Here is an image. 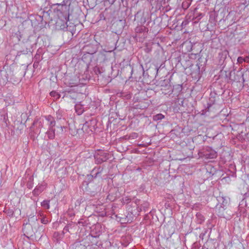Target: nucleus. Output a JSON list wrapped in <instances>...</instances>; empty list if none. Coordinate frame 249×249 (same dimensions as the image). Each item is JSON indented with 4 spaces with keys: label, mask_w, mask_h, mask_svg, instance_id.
Instances as JSON below:
<instances>
[{
    "label": "nucleus",
    "mask_w": 249,
    "mask_h": 249,
    "mask_svg": "<svg viewBox=\"0 0 249 249\" xmlns=\"http://www.w3.org/2000/svg\"><path fill=\"white\" fill-rule=\"evenodd\" d=\"M114 1H115V0H112V2H114Z\"/></svg>",
    "instance_id": "3c124183"
},
{
    "label": "nucleus",
    "mask_w": 249,
    "mask_h": 249,
    "mask_svg": "<svg viewBox=\"0 0 249 249\" xmlns=\"http://www.w3.org/2000/svg\"><path fill=\"white\" fill-rule=\"evenodd\" d=\"M65 96L66 97H69V98H71L72 99H75V98L71 96V95H66Z\"/></svg>",
    "instance_id": "49530a36"
},
{
    "label": "nucleus",
    "mask_w": 249,
    "mask_h": 249,
    "mask_svg": "<svg viewBox=\"0 0 249 249\" xmlns=\"http://www.w3.org/2000/svg\"><path fill=\"white\" fill-rule=\"evenodd\" d=\"M209 21V22H210L212 24H213L214 25L215 24L216 20L215 19V17L214 14H213V15L212 14L210 15Z\"/></svg>",
    "instance_id": "2f4dec72"
},
{
    "label": "nucleus",
    "mask_w": 249,
    "mask_h": 249,
    "mask_svg": "<svg viewBox=\"0 0 249 249\" xmlns=\"http://www.w3.org/2000/svg\"><path fill=\"white\" fill-rule=\"evenodd\" d=\"M78 223H79V224L81 223V222H80V221H79V222H78Z\"/></svg>",
    "instance_id": "603ef678"
},
{
    "label": "nucleus",
    "mask_w": 249,
    "mask_h": 249,
    "mask_svg": "<svg viewBox=\"0 0 249 249\" xmlns=\"http://www.w3.org/2000/svg\"><path fill=\"white\" fill-rule=\"evenodd\" d=\"M246 123L247 125L246 127V131H248V132L246 135V139L249 141V116L247 118Z\"/></svg>",
    "instance_id": "bb28decb"
},
{
    "label": "nucleus",
    "mask_w": 249,
    "mask_h": 249,
    "mask_svg": "<svg viewBox=\"0 0 249 249\" xmlns=\"http://www.w3.org/2000/svg\"><path fill=\"white\" fill-rule=\"evenodd\" d=\"M158 85L160 87L161 89H162V88H167V89L171 90V85L168 79L160 80L159 81Z\"/></svg>",
    "instance_id": "9b49d317"
},
{
    "label": "nucleus",
    "mask_w": 249,
    "mask_h": 249,
    "mask_svg": "<svg viewBox=\"0 0 249 249\" xmlns=\"http://www.w3.org/2000/svg\"><path fill=\"white\" fill-rule=\"evenodd\" d=\"M164 118V116L161 114L159 113L153 116V120L154 121H160Z\"/></svg>",
    "instance_id": "b1692460"
},
{
    "label": "nucleus",
    "mask_w": 249,
    "mask_h": 249,
    "mask_svg": "<svg viewBox=\"0 0 249 249\" xmlns=\"http://www.w3.org/2000/svg\"><path fill=\"white\" fill-rule=\"evenodd\" d=\"M188 23V21L187 20H184L182 22V26L183 25H186Z\"/></svg>",
    "instance_id": "c03bdc74"
},
{
    "label": "nucleus",
    "mask_w": 249,
    "mask_h": 249,
    "mask_svg": "<svg viewBox=\"0 0 249 249\" xmlns=\"http://www.w3.org/2000/svg\"><path fill=\"white\" fill-rule=\"evenodd\" d=\"M245 60L243 59V57L239 56L237 58V62L239 64H242L243 62H244Z\"/></svg>",
    "instance_id": "58836bf2"
},
{
    "label": "nucleus",
    "mask_w": 249,
    "mask_h": 249,
    "mask_svg": "<svg viewBox=\"0 0 249 249\" xmlns=\"http://www.w3.org/2000/svg\"><path fill=\"white\" fill-rule=\"evenodd\" d=\"M41 222L42 224H47L49 223V220L46 217H43L41 219Z\"/></svg>",
    "instance_id": "c9c22d12"
},
{
    "label": "nucleus",
    "mask_w": 249,
    "mask_h": 249,
    "mask_svg": "<svg viewBox=\"0 0 249 249\" xmlns=\"http://www.w3.org/2000/svg\"><path fill=\"white\" fill-rule=\"evenodd\" d=\"M101 234V232L100 231H98V232H94L93 230H92L90 233V235L92 237V239H91L92 246H95L94 248H99L100 246L103 245L100 241L97 240V239L99 238Z\"/></svg>",
    "instance_id": "423d86ee"
},
{
    "label": "nucleus",
    "mask_w": 249,
    "mask_h": 249,
    "mask_svg": "<svg viewBox=\"0 0 249 249\" xmlns=\"http://www.w3.org/2000/svg\"><path fill=\"white\" fill-rule=\"evenodd\" d=\"M30 249H39L37 248L34 245H30Z\"/></svg>",
    "instance_id": "37998d69"
},
{
    "label": "nucleus",
    "mask_w": 249,
    "mask_h": 249,
    "mask_svg": "<svg viewBox=\"0 0 249 249\" xmlns=\"http://www.w3.org/2000/svg\"><path fill=\"white\" fill-rule=\"evenodd\" d=\"M204 235H205V233H201V234H200L199 237H200V238H203V236Z\"/></svg>",
    "instance_id": "09e8293b"
},
{
    "label": "nucleus",
    "mask_w": 249,
    "mask_h": 249,
    "mask_svg": "<svg viewBox=\"0 0 249 249\" xmlns=\"http://www.w3.org/2000/svg\"><path fill=\"white\" fill-rule=\"evenodd\" d=\"M55 129L48 128L47 131L46 132V134L50 140H53L55 138Z\"/></svg>",
    "instance_id": "dca6fc26"
},
{
    "label": "nucleus",
    "mask_w": 249,
    "mask_h": 249,
    "mask_svg": "<svg viewBox=\"0 0 249 249\" xmlns=\"http://www.w3.org/2000/svg\"><path fill=\"white\" fill-rule=\"evenodd\" d=\"M38 124L39 128H41L43 127V123L41 121H39L38 119H36L34 121L32 126L30 127V129L34 131L33 130V127L36 124Z\"/></svg>",
    "instance_id": "4be33fe9"
},
{
    "label": "nucleus",
    "mask_w": 249,
    "mask_h": 249,
    "mask_svg": "<svg viewBox=\"0 0 249 249\" xmlns=\"http://www.w3.org/2000/svg\"><path fill=\"white\" fill-rule=\"evenodd\" d=\"M108 156V153L102 150H98L94 155L95 163L99 164L106 161L109 159Z\"/></svg>",
    "instance_id": "20e7f679"
},
{
    "label": "nucleus",
    "mask_w": 249,
    "mask_h": 249,
    "mask_svg": "<svg viewBox=\"0 0 249 249\" xmlns=\"http://www.w3.org/2000/svg\"><path fill=\"white\" fill-rule=\"evenodd\" d=\"M22 231L24 232V235L28 238L30 237L33 236L35 234L32 225L30 223H26L24 225L22 228Z\"/></svg>",
    "instance_id": "6e6552de"
},
{
    "label": "nucleus",
    "mask_w": 249,
    "mask_h": 249,
    "mask_svg": "<svg viewBox=\"0 0 249 249\" xmlns=\"http://www.w3.org/2000/svg\"><path fill=\"white\" fill-rule=\"evenodd\" d=\"M68 215L71 218L74 216L75 213L72 210H69L68 211Z\"/></svg>",
    "instance_id": "f704fd0d"
},
{
    "label": "nucleus",
    "mask_w": 249,
    "mask_h": 249,
    "mask_svg": "<svg viewBox=\"0 0 249 249\" xmlns=\"http://www.w3.org/2000/svg\"><path fill=\"white\" fill-rule=\"evenodd\" d=\"M161 91H162V94L164 95H168L169 96H170L173 93V88L171 86V91H170V90L167 89V88H162V89H160Z\"/></svg>",
    "instance_id": "412c9836"
},
{
    "label": "nucleus",
    "mask_w": 249,
    "mask_h": 249,
    "mask_svg": "<svg viewBox=\"0 0 249 249\" xmlns=\"http://www.w3.org/2000/svg\"><path fill=\"white\" fill-rule=\"evenodd\" d=\"M244 196H245V198L249 197V192H247L245 193L244 194Z\"/></svg>",
    "instance_id": "a18cd8bd"
},
{
    "label": "nucleus",
    "mask_w": 249,
    "mask_h": 249,
    "mask_svg": "<svg viewBox=\"0 0 249 249\" xmlns=\"http://www.w3.org/2000/svg\"><path fill=\"white\" fill-rule=\"evenodd\" d=\"M243 59L245 60L244 62L249 63V56H247L245 57H243Z\"/></svg>",
    "instance_id": "79ce46f5"
},
{
    "label": "nucleus",
    "mask_w": 249,
    "mask_h": 249,
    "mask_svg": "<svg viewBox=\"0 0 249 249\" xmlns=\"http://www.w3.org/2000/svg\"><path fill=\"white\" fill-rule=\"evenodd\" d=\"M27 187L31 189L34 186V178L33 176H31L29 178L28 182H27Z\"/></svg>",
    "instance_id": "5701e85b"
},
{
    "label": "nucleus",
    "mask_w": 249,
    "mask_h": 249,
    "mask_svg": "<svg viewBox=\"0 0 249 249\" xmlns=\"http://www.w3.org/2000/svg\"><path fill=\"white\" fill-rule=\"evenodd\" d=\"M203 16L202 13L194 14V17L193 18L194 20H196L195 22H196L197 21L200 20Z\"/></svg>",
    "instance_id": "c756f323"
},
{
    "label": "nucleus",
    "mask_w": 249,
    "mask_h": 249,
    "mask_svg": "<svg viewBox=\"0 0 249 249\" xmlns=\"http://www.w3.org/2000/svg\"><path fill=\"white\" fill-rule=\"evenodd\" d=\"M142 15V17L140 19V22L141 24H144L146 20L145 18L143 16V14L142 13L141 11H139L137 13V14L135 16V19H138L139 16Z\"/></svg>",
    "instance_id": "6ab92c4d"
},
{
    "label": "nucleus",
    "mask_w": 249,
    "mask_h": 249,
    "mask_svg": "<svg viewBox=\"0 0 249 249\" xmlns=\"http://www.w3.org/2000/svg\"><path fill=\"white\" fill-rule=\"evenodd\" d=\"M75 112L77 115H81L85 111L84 105L81 104V102H78L75 105Z\"/></svg>",
    "instance_id": "ddd939ff"
},
{
    "label": "nucleus",
    "mask_w": 249,
    "mask_h": 249,
    "mask_svg": "<svg viewBox=\"0 0 249 249\" xmlns=\"http://www.w3.org/2000/svg\"><path fill=\"white\" fill-rule=\"evenodd\" d=\"M47 185V184L45 182L38 183L33 190L32 192L33 195L35 196H38L46 189Z\"/></svg>",
    "instance_id": "1a4fd4ad"
},
{
    "label": "nucleus",
    "mask_w": 249,
    "mask_h": 249,
    "mask_svg": "<svg viewBox=\"0 0 249 249\" xmlns=\"http://www.w3.org/2000/svg\"><path fill=\"white\" fill-rule=\"evenodd\" d=\"M196 222L198 224H202L205 220L204 216L200 213H197L196 214Z\"/></svg>",
    "instance_id": "2eb2a0df"
},
{
    "label": "nucleus",
    "mask_w": 249,
    "mask_h": 249,
    "mask_svg": "<svg viewBox=\"0 0 249 249\" xmlns=\"http://www.w3.org/2000/svg\"><path fill=\"white\" fill-rule=\"evenodd\" d=\"M56 3L54 5H57L56 11L58 19L56 21V26L60 30L69 31L68 21H69V10L68 6L65 4Z\"/></svg>",
    "instance_id": "f257e3e1"
},
{
    "label": "nucleus",
    "mask_w": 249,
    "mask_h": 249,
    "mask_svg": "<svg viewBox=\"0 0 249 249\" xmlns=\"http://www.w3.org/2000/svg\"><path fill=\"white\" fill-rule=\"evenodd\" d=\"M72 248L74 249H85V245L81 244L80 241H76L72 245Z\"/></svg>",
    "instance_id": "a211bd4d"
},
{
    "label": "nucleus",
    "mask_w": 249,
    "mask_h": 249,
    "mask_svg": "<svg viewBox=\"0 0 249 249\" xmlns=\"http://www.w3.org/2000/svg\"><path fill=\"white\" fill-rule=\"evenodd\" d=\"M219 202L222 201V202L220 205H222V206H224V205H225L226 206L227 202H225V199L224 197H221L219 198V200H218Z\"/></svg>",
    "instance_id": "e433bc0d"
},
{
    "label": "nucleus",
    "mask_w": 249,
    "mask_h": 249,
    "mask_svg": "<svg viewBox=\"0 0 249 249\" xmlns=\"http://www.w3.org/2000/svg\"><path fill=\"white\" fill-rule=\"evenodd\" d=\"M85 120L86 122L83 125L82 130L84 132L89 134L95 130L97 122L96 119L89 117Z\"/></svg>",
    "instance_id": "7ed1b4c3"
},
{
    "label": "nucleus",
    "mask_w": 249,
    "mask_h": 249,
    "mask_svg": "<svg viewBox=\"0 0 249 249\" xmlns=\"http://www.w3.org/2000/svg\"><path fill=\"white\" fill-rule=\"evenodd\" d=\"M33 44L29 38L23 40L20 43L21 49L18 51L16 57L21 54H27L29 53H32L33 52Z\"/></svg>",
    "instance_id": "f03ea898"
},
{
    "label": "nucleus",
    "mask_w": 249,
    "mask_h": 249,
    "mask_svg": "<svg viewBox=\"0 0 249 249\" xmlns=\"http://www.w3.org/2000/svg\"><path fill=\"white\" fill-rule=\"evenodd\" d=\"M226 210V205H224V206L218 205L216 207V213L217 215L221 217H225V210Z\"/></svg>",
    "instance_id": "f8f14e48"
},
{
    "label": "nucleus",
    "mask_w": 249,
    "mask_h": 249,
    "mask_svg": "<svg viewBox=\"0 0 249 249\" xmlns=\"http://www.w3.org/2000/svg\"><path fill=\"white\" fill-rule=\"evenodd\" d=\"M71 226V224H68L67 226H66L63 231V234H64L66 232L69 231V227Z\"/></svg>",
    "instance_id": "72a5a7b5"
},
{
    "label": "nucleus",
    "mask_w": 249,
    "mask_h": 249,
    "mask_svg": "<svg viewBox=\"0 0 249 249\" xmlns=\"http://www.w3.org/2000/svg\"><path fill=\"white\" fill-rule=\"evenodd\" d=\"M52 97H53L56 100L58 99L60 97V95L55 91H52L50 93Z\"/></svg>",
    "instance_id": "c85d7f7f"
},
{
    "label": "nucleus",
    "mask_w": 249,
    "mask_h": 249,
    "mask_svg": "<svg viewBox=\"0 0 249 249\" xmlns=\"http://www.w3.org/2000/svg\"><path fill=\"white\" fill-rule=\"evenodd\" d=\"M41 132V130H35V133L37 134H39Z\"/></svg>",
    "instance_id": "de8ad7c7"
},
{
    "label": "nucleus",
    "mask_w": 249,
    "mask_h": 249,
    "mask_svg": "<svg viewBox=\"0 0 249 249\" xmlns=\"http://www.w3.org/2000/svg\"><path fill=\"white\" fill-rule=\"evenodd\" d=\"M53 236L56 239L57 242H58L63 238V234H60L58 232H54Z\"/></svg>",
    "instance_id": "a878e982"
},
{
    "label": "nucleus",
    "mask_w": 249,
    "mask_h": 249,
    "mask_svg": "<svg viewBox=\"0 0 249 249\" xmlns=\"http://www.w3.org/2000/svg\"><path fill=\"white\" fill-rule=\"evenodd\" d=\"M12 36L13 38H16L17 41H19L22 37V35L19 31H18L16 32L13 33Z\"/></svg>",
    "instance_id": "aec40b11"
},
{
    "label": "nucleus",
    "mask_w": 249,
    "mask_h": 249,
    "mask_svg": "<svg viewBox=\"0 0 249 249\" xmlns=\"http://www.w3.org/2000/svg\"><path fill=\"white\" fill-rule=\"evenodd\" d=\"M203 156L205 159H214L217 157V153L211 147H207L203 152Z\"/></svg>",
    "instance_id": "0eeeda50"
},
{
    "label": "nucleus",
    "mask_w": 249,
    "mask_h": 249,
    "mask_svg": "<svg viewBox=\"0 0 249 249\" xmlns=\"http://www.w3.org/2000/svg\"><path fill=\"white\" fill-rule=\"evenodd\" d=\"M248 4H247V1L244 0L243 2H240L238 4V7L241 9V10H244L247 6Z\"/></svg>",
    "instance_id": "cd10ccee"
},
{
    "label": "nucleus",
    "mask_w": 249,
    "mask_h": 249,
    "mask_svg": "<svg viewBox=\"0 0 249 249\" xmlns=\"http://www.w3.org/2000/svg\"><path fill=\"white\" fill-rule=\"evenodd\" d=\"M107 249H115V248L111 244V242L108 241H106L104 243Z\"/></svg>",
    "instance_id": "7c9ffc66"
},
{
    "label": "nucleus",
    "mask_w": 249,
    "mask_h": 249,
    "mask_svg": "<svg viewBox=\"0 0 249 249\" xmlns=\"http://www.w3.org/2000/svg\"><path fill=\"white\" fill-rule=\"evenodd\" d=\"M103 169L104 168L103 167H94L91 171V173L93 174L92 175H88V177L89 178V179L90 178H95L100 176L103 172Z\"/></svg>",
    "instance_id": "9d476101"
},
{
    "label": "nucleus",
    "mask_w": 249,
    "mask_h": 249,
    "mask_svg": "<svg viewBox=\"0 0 249 249\" xmlns=\"http://www.w3.org/2000/svg\"><path fill=\"white\" fill-rule=\"evenodd\" d=\"M214 100H213L211 99V98L210 99V103H208L207 104V107L209 109L214 104Z\"/></svg>",
    "instance_id": "4c0bfd02"
},
{
    "label": "nucleus",
    "mask_w": 249,
    "mask_h": 249,
    "mask_svg": "<svg viewBox=\"0 0 249 249\" xmlns=\"http://www.w3.org/2000/svg\"><path fill=\"white\" fill-rule=\"evenodd\" d=\"M228 53V52L227 51H224L223 52H221L220 53H219V57H220L219 65H222L226 58L227 54Z\"/></svg>",
    "instance_id": "f3484780"
},
{
    "label": "nucleus",
    "mask_w": 249,
    "mask_h": 249,
    "mask_svg": "<svg viewBox=\"0 0 249 249\" xmlns=\"http://www.w3.org/2000/svg\"><path fill=\"white\" fill-rule=\"evenodd\" d=\"M50 200H44L41 203V206L46 209H50Z\"/></svg>",
    "instance_id": "393cba45"
},
{
    "label": "nucleus",
    "mask_w": 249,
    "mask_h": 249,
    "mask_svg": "<svg viewBox=\"0 0 249 249\" xmlns=\"http://www.w3.org/2000/svg\"><path fill=\"white\" fill-rule=\"evenodd\" d=\"M31 219H32V220H29V222L31 221V222H33V221H37V217L36 216H33L31 218Z\"/></svg>",
    "instance_id": "a19ab883"
},
{
    "label": "nucleus",
    "mask_w": 249,
    "mask_h": 249,
    "mask_svg": "<svg viewBox=\"0 0 249 249\" xmlns=\"http://www.w3.org/2000/svg\"><path fill=\"white\" fill-rule=\"evenodd\" d=\"M130 137H132L133 139H135L138 137V134L136 133H133L130 134Z\"/></svg>",
    "instance_id": "ea45409f"
},
{
    "label": "nucleus",
    "mask_w": 249,
    "mask_h": 249,
    "mask_svg": "<svg viewBox=\"0 0 249 249\" xmlns=\"http://www.w3.org/2000/svg\"><path fill=\"white\" fill-rule=\"evenodd\" d=\"M45 117L48 122L49 128H54L56 123L54 118L51 115L46 116Z\"/></svg>",
    "instance_id": "4468645a"
},
{
    "label": "nucleus",
    "mask_w": 249,
    "mask_h": 249,
    "mask_svg": "<svg viewBox=\"0 0 249 249\" xmlns=\"http://www.w3.org/2000/svg\"><path fill=\"white\" fill-rule=\"evenodd\" d=\"M148 206H149V203L147 202H144L141 205V209H143V210L144 212H146L147 211L146 209L148 207Z\"/></svg>",
    "instance_id": "473e14b6"
},
{
    "label": "nucleus",
    "mask_w": 249,
    "mask_h": 249,
    "mask_svg": "<svg viewBox=\"0 0 249 249\" xmlns=\"http://www.w3.org/2000/svg\"><path fill=\"white\" fill-rule=\"evenodd\" d=\"M1 173L0 172V183H1Z\"/></svg>",
    "instance_id": "8fccbe9b"
},
{
    "label": "nucleus",
    "mask_w": 249,
    "mask_h": 249,
    "mask_svg": "<svg viewBox=\"0 0 249 249\" xmlns=\"http://www.w3.org/2000/svg\"><path fill=\"white\" fill-rule=\"evenodd\" d=\"M136 35L134 36L137 40V38H140L139 41L144 39L146 36V35L148 32V29L144 26H138L135 29Z\"/></svg>",
    "instance_id": "39448f33"
}]
</instances>
